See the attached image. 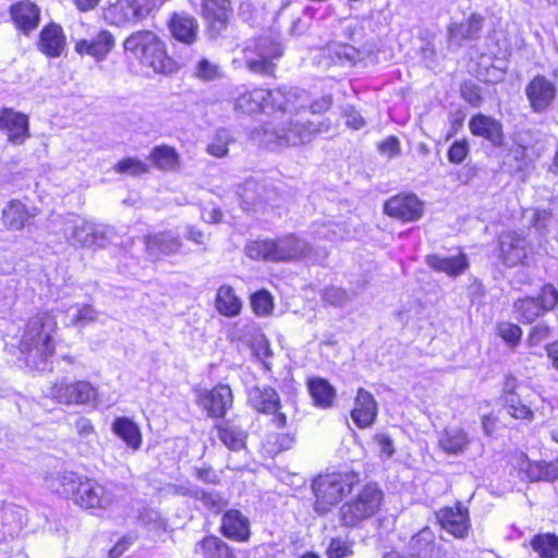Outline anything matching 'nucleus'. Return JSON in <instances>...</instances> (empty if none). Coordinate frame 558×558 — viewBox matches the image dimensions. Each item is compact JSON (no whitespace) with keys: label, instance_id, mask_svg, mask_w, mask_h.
I'll return each mask as SVG.
<instances>
[{"label":"nucleus","instance_id":"obj_1","mask_svg":"<svg viewBox=\"0 0 558 558\" xmlns=\"http://www.w3.org/2000/svg\"><path fill=\"white\" fill-rule=\"evenodd\" d=\"M46 481L50 489L72 498L74 504L86 510H106L117 501L116 486L100 484L74 472H59Z\"/></svg>","mask_w":558,"mask_h":558},{"label":"nucleus","instance_id":"obj_2","mask_svg":"<svg viewBox=\"0 0 558 558\" xmlns=\"http://www.w3.org/2000/svg\"><path fill=\"white\" fill-rule=\"evenodd\" d=\"M57 329L53 312H38L29 318L22 338V351L26 363L37 369H44L46 362L54 353L52 335Z\"/></svg>","mask_w":558,"mask_h":558},{"label":"nucleus","instance_id":"obj_3","mask_svg":"<svg viewBox=\"0 0 558 558\" xmlns=\"http://www.w3.org/2000/svg\"><path fill=\"white\" fill-rule=\"evenodd\" d=\"M124 49L155 73L169 74L175 70V62L167 53L166 44L154 32L133 33L124 40Z\"/></svg>","mask_w":558,"mask_h":558},{"label":"nucleus","instance_id":"obj_4","mask_svg":"<svg viewBox=\"0 0 558 558\" xmlns=\"http://www.w3.org/2000/svg\"><path fill=\"white\" fill-rule=\"evenodd\" d=\"M327 129L328 126L324 122L305 121L299 117L291 118L276 125L267 124L263 142L272 149L298 146L311 142L316 134Z\"/></svg>","mask_w":558,"mask_h":558},{"label":"nucleus","instance_id":"obj_5","mask_svg":"<svg viewBox=\"0 0 558 558\" xmlns=\"http://www.w3.org/2000/svg\"><path fill=\"white\" fill-rule=\"evenodd\" d=\"M359 482L360 476L355 472H335L317 476L312 484L314 510L319 514L328 513Z\"/></svg>","mask_w":558,"mask_h":558},{"label":"nucleus","instance_id":"obj_6","mask_svg":"<svg viewBox=\"0 0 558 558\" xmlns=\"http://www.w3.org/2000/svg\"><path fill=\"white\" fill-rule=\"evenodd\" d=\"M310 251V244L294 234L277 240L253 241L245 246V253L250 258L274 263L295 260L305 257Z\"/></svg>","mask_w":558,"mask_h":558},{"label":"nucleus","instance_id":"obj_7","mask_svg":"<svg viewBox=\"0 0 558 558\" xmlns=\"http://www.w3.org/2000/svg\"><path fill=\"white\" fill-rule=\"evenodd\" d=\"M283 54V47L278 38L260 36L243 49L246 68L257 74L274 75L276 63Z\"/></svg>","mask_w":558,"mask_h":558},{"label":"nucleus","instance_id":"obj_8","mask_svg":"<svg viewBox=\"0 0 558 558\" xmlns=\"http://www.w3.org/2000/svg\"><path fill=\"white\" fill-rule=\"evenodd\" d=\"M383 497L384 494L376 484H366L354 498L341 506V523L352 527L373 517L379 510Z\"/></svg>","mask_w":558,"mask_h":558},{"label":"nucleus","instance_id":"obj_9","mask_svg":"<svg viewBox=\"0 0 558 558\" xmlns=\"http://www.w3.org/2000/svg\"><path fill=\"white\" fill-rule=\"evenodd\" d=\"M156 7V0H117L104 10V17L112 25L123 26L145 19Z\"/></svg>","mask_w":558,"mask_h":558},{"label":"nucleus","instance_id":"obj_10","mask_svg":"<svg viewBox=\"0 0 558 558\" xmlns=\"http://www.w3.org/2000/svg\"><path fill=\"white\" fill-rule=\"evenodd\" d=\"M63 232L72 245L82 247L102 246V228L78 216L71 215L65 219Z\"/></svg>","mask_w":558,"mask_h":558},{"label":"nucleus","instance_id":"obj_11","mask_svg":"<svg viewBox=\"0 0 558 558\" xmlns=\"http://www.w3.org/2000/svg\"><path fill=\"white\" fill-rule=\"evenodd\" d=\"M50 398L63 404H94L97 389L88 381L78 380L73 384L56 383L49 387Z\"/></svg>","mask_w":558,"mask_h":558},{"label":"nucleus","instance_id":"obj_12","mask_svg":"<svg viewBox=\"0 0 558 558\" xmlns=\"http://www.w3.org/2000/svg\"><path fill=\"white\" fill-rule=\"evenodd\" d=\"M248 403L257 412L272 415V423L281 428L287 424V416L280 411L281 402L278 392L268 386H255L248 390Z\"/></svg>","mask_w":558,"mask_h":558},{"label":"nucleus","instance_id":"obj_13","mask_svg":"<svg viewBox=\"0 0 558 558\" xmlns=\"http://www.w3.org/2000/svg\"><path fill=\"white\" fill-rule=\"evenodd\" d=\"M308 96L305 90L299 88L280 87L269 90L267 96L268 109L299 116L307 108Z\"/></svg>","mask_w":558,"mask_h":558},{"label":"nucleus","instance_id":"obj_14","mask_svg":"<svg viewBox=\"0 0 558 558\" xmlns=\"http://www.w3.org/2000/svg\"><path fill=\"white\" fill-rule=\"evenodd\" d=\"M384 211L402 222H412L423 216L424 205L415 194H398L386 201Z\"/></svg>","mask_w":558,"mask_h":558},{"label":"nucleus","instance_id":"obj_15","mask_svg":"<svg viewBox=\"0 0 558 558\" xmlns=\"http://www.w3.org/2000/svg\"><path fill=\"white\" fill-rule=\"evenodd\" d=\"M484 16L472 13L465 21L451 22L447 26V41L450 49L460 48L464 41H474L481 37Z\"/></svg>","mask_w":558,"mask_h":558},{"label":"nucleus","instance_id":"obj_16","mask_svg":"<svg viewBox=\"0 0 558 558\" xmlns=\"http://www.w3.org/2000/svg\"><path fill=\"white\" fill-rule=\"evenodd\" d=\"M557 94L555 84L544 75L534 76L525 87V95L534 112L549 109Z\"/></svg>","mask_w":558,"mask_h":558},{"label":"nucleus","instance_id":"obj_17","mask_svg":"<svg viewBox=\"0 0 558 558\" xmlns=\"http://www.w3.org/2000/svg\"><path fill=\"white\" fill-rule=\"evenodd\" d=\"M530 253V245L524 236L515 231L504 232L499 236V258L506 266L522 264Z\"/></svg>","mask_w":558,"mask_h":558},{"label":"nucleus","instance_id":"obj_18","mask_svg":"<svg viewBox=\"0 0 558 558\" xmlns=\"http://www.w3.org/2000/svg\"><path fill=\"white\" fill-rule=\"evenodd\" d=\"M245 210H263L267 205H272L277 197L274 189L253 179L246 180L240 193Z\"/></svg>","mask_w":558,"mask_h":558},{"label":"nucleus","instance_id":"obj_19","mask_svg":"<svg viewBox=\"0 0 558 558\" xmlns=\"http://www.w3.org/2000/svg\"><path fill=\"white\" fill-rule=\"evenodd\" d=\"M233 402L232 391L227 385H218L198 396V404L211 417H223Z\"/></svg>","mask_w":558,"mask_h":558},{"label":"nucleus","instance_id":"obj_20","mask_svg":"<svg viewBox=\"0 0 558 558\" xmlns=\"http://www.w3.org/2000/svg\"><path fill=\"white\" fill-rule=\"evenodd\" d=\"M441 527L454 537L463 538L470 530L469 511L460 502L454 507H445L436 513Z\"/></svg>","mask_w":558,"mask_h":558},{"label":"nucleus","instance_id":"obj_21","mask_svg":"<svg viewBox=\"0 0 558 558\" xmlns=\"http://www.w3.org/2000/svg\"><path fill=\"white\" fill-rule=\"evenodd\" d=\"M147 255L151 259H159L161 256L177 254L182 247L179 234L172 231L149 234L144 239Z\"/></svg>","mask_w":558,"mask_h":558},{"label":"nucleus","instance_id":"obj_22","mask_svg":"<svg viewBox=\"0 0 558 558\" xmlns=\"http://www.w3.org/2000/svg\"><path fill=\"white\" fill-rule=\"evenodd\" d=\"M10 15L16 28L28 35L38 27L40 9L31 0H22L10 7Z\"/></svg>","mask_w":558,"mask_h":558},{"label":"nucleus","instance_id":"obj_23","mask_svg":"<svg viewBox=\"0 0 558 558\" xmlns=\"http://www.w3.org/2000/svg\"><path fill=\"white\" fill-rule=\"evenodd\" d=\"M114 47V37L107 31H99L90 39H81L75 44V51L80 54H88L97 61H102Z\"/></svg>","mask_w":558,"mask_h":558},{"label":"nucleus","instance_id":"obj_24","mask_svg":"<svg viewBox=\"0 0 558 558\" xmlns=\"http://www.w3.org/2000/svg\"><path fill=\"white\" fill-rule=\"evenodd\" d=\"M37 216L35 207H27L19 199L10 201L2 209L4 227L11 231L23 230Z\"/></svg>","mask_w":558,"mask_h":558},{"label":"nucleus","instance_id":"obj_25","mask_svg":"<svg viewBox=\"0 0 558 558\" xmlns=\"http://www.w3.org/2000/svg\"><path fill=\"white\" fill-rule=\"evenodd\" d=\"M0 129L7 132L8 140L13 144H22L29 136L27 117L11 109L0 113Z\"/></svg>","mask_w":558,"mask_h":558},{"label":"nucleus","instance_id":"obj_26","mask_svg":"<svg viewBox=\"0 0 558 558\" xmlns=\"http://www.w3.org/2000/svg\"><path fill=\"white\" fill-rule=\"evenodd\" d=\"M377 416V402L371 392L360 388L356 392L354 408L351 411L353 422L360 428H366L373 424Z\"/></svg>","mask_w":558,"mask_h":558},{"label":"nucleus","instance_id":"obj_27","mask_svg":"<svg viewBox=\"0 0 558 558\" xmlns=\"http://www.w3.org/2000/svg\"><path fill=\"white\" fill-rule=\"evenodd\" d=\"M202 13L210 32L218 35L226 28L229 21V0H202Z\"/></svg>","mask_w":558,"mask_h":558},{"label":"nucleus","instance_id":"obj_28","mask_svg":"<svg viewBox=\"0 0 558 558\" xmlns=\"http://www.w3.org/2000/svg\"><path fill=\"white\" fill-rule=\"evenodd\" d=\"M269 95V89L264 88H253L247 89L242 86L238 90V95L234 98V108L235 110L245 112V113H254L263 110H268L267 105V96Z\"/></svg>","mask_w":558,"mask_h":558},{"label":"nucleus","instance_id":"obj_29","mask_svg":"<svg viewBox=\"0 0 558 558\" xmlns=\"http://www.w3.org/2000/svg\"><path fill=\"white\" fill-rule=\"evenodd\" d=\"M425 263L437 272H445L449 277L460 276L469 267L464 253L454 256H442L438 254L426 255Z\"/></svg>","mask_w":558,"mask_h":558},{"label":"nucleus","instance_id":"obj_30","mask_svg":"<svg viewBox=\"0 0 558 558\" xmlns=\"http://www.w3.org/2000/svg\"><path fill=\"white\" fill-rule=\"evenodd\" d=\"M221 532L228 538L246 541L250 537V521L240 510H229L222 517Z\"/></svg>","mask_w":558,"mask_h":558},{"label":"nucleus","instance_id":"obj_31","mask_svg":"<svg viewBox=\"0 0 558 558\" xmlns=\"http://www.w3.org/2000/svg\"><path fill=\"white\" fill-rule=\"evenodd\" d=\"M38 47L48 57H59L65 47V36L61 26L57 24L45 26L40 32Z\"/></svg>","mask_w":558,"mask_h":558},{"label":"nucleus","instance_id":"obj_32","mask_svg":"<svg viewBox=\"0 0 558 558\" xmlns=\"http://www.w3.org/2000/svg\"><path fill=\"white\" fill-rule=\"evenodd\" d=\"M469 126L474 135L486 138L494 146H499L502 142L501 124L490 117L477 114L470 120Z\"/></svg>","mask_w":558,"mask_h":558},{"label":"nucleus","instance_id":"obj_33","mask_svg":"<svg viewBox=\"0 0 558 558\" xmlns=\"http://www.w3.org/2000/svg\"><path fill=\"white\" fill-rule=\"evenodd\" d=\"M111 430L133 451L141 448L142 433L133 420L126 416L117 417L112 423Z\"/></svg>","mask_w":558,"mask_h":558},{"label":"nucleus","instance_id":"obj_34","mask_svg":"<svg viewBox=\"0 0 558 558\" xmlns=\"http://www.w3.org/2000/svg\"><path fill=\"white\" fill-rule=\"evenodd\" d=\"M172 36L184 44L196 40L198 25L196 20L186 13H174L170 21Z\"/></svg>","mask_w":558,"mask_h":558},{"label":"nucleus","instance_id":"obj_35","mask_svg":"<svg viewBox=\"0 0 558 558\" xmlns=\"http://www.w3.org/2000/svg\"><path fill=\"white\" fill-rule=\"evenodd\" d=\"M434 534L429 529H423L412 536L408 553L412 558H438V549L434 544Z\"/></svg>","mask_w":558,"mask_h":558},{"label":"nucleus","instance_id":"obj_36","mask_svg":"<svg viewBox=\"0 0 558 558\" xmlns=\"http://www.w3.org/2000/svg\"><path fill=\"white\" fill-rule=\"evenodd\" d=\"M307 390L316 407L328 409L336 398V389L322 377H310L306 381Z\"/></svg>","mask_w":558,"mask_h":558},{"label":"nucleus","instance_id":"obj_37","mask_svg":"<svg viewBox=\"0 0 558 558\" xmlns=\"http://www.w3.org/2000/svg\"><path fill=\"white\" fill-rule=\"evenodd\" d=\"M194 551L203 558H235L230 547L217 536H206L196 543Z\"/></svg>","mask_w":558,"mask_h":558},{"label":"nucleus","instance_id":"obj_38","mask_svg":"<svg viewBox=\"0 0 558 558\" xmlns=\"http://www.w3.org/2000/svg\"><path fill=\"white\" fill-rule=\"evenodd\" d=\"M216 428L219 439L229 449L239 451L245 447L246 433L234 423L227 421L216 425Z\"/></svg>","mask_w":558,"mask_h":558},{"label":"nucleus","instance_id":"obj_39","mask_svg":"<svg viewBox=\"0 0 558 558\" xmlns=\"http://www.w3.org/2000/svg\"><path fill=\"white\" fill-rule=\"evenodd\" d=\"M78 436V450L82 454H90L95 450L97 434L89 418L78 417L74 423Z\"/></svg>","mask_w":558,"mask_h":558},{"label":"nucleus","instance_id":"obj_40","mask_svg":"<svg viewBox=\"0 0 558 558\" xmlns=\"http://www.w3.org/2000/svg\"><path fill=\"white\" fill-rule=\"evenodd\" d=\"M23 509L14 507H5L0 512V523L2 530H0V539L5 541L16 535L23 524Z\"/></svg>","mask_w":558,"mask_h":558},{"label":"nucleus","instance_id":"obj_41","mask_svg":"<svg viewBox=\"0 0 558 558\" xmlns=\"http://www.w3.org/2000/svg\"><path fill=\"white\" fill-rule=\"evenodd\" d=\"M469 444V437L464 429L460 427L447 428L439 438L440 447L448 453L458 454L464 450Z\"/></svg>","mask_w":558,"mask_h":558},{"label":"nucleus","instance_id":"obj_42","mask_svg":"<svg viewBox=\"0 0 558 558\" xmlns=\"http://www.w3.org/2000/svg\"><path fill=\"white\" fill-rule=\"evenodd\" d=\"M216 307L225 316L232 317L240 313L242 303L230 286H221L216 295Z\"/></svg>","mask_w":558,"mask_h":558},{"label":"nucleus","instance_id":"obj_43","mask_svg":"<svg viewBox=\"0 0 558 558\" xmlns=\"http://www.w3.org/2000/svg\"><path fill=\"white\" fill-rule=\"evenodd\" d=\"M99 312L90 304H75L65 311L66 326H84L98 319Z\"/></svg>","mask_w":558,"mask_h":558},{"label":"nucleus","instance_id":"obj_44","mask_svg":"<svg viewBox=\"0 0 558 558\" xmlns=\"http://www.w3.org/2000/svg\"><path fill=\"white\" fill-rule=\"evenodd\" d=\"M149 159L151 160L153 165L165 171L173 170L178 166L179 162V155L174 150V148L161 145L155 147L150 154Z\"/></svg>","mask_w":558,"mask_h":558},{"label":"nucleus","instance_id":"obj_45","mask_svg":"<svg viewBox=\"0 0 558 558\" xmlns=\"http://www.w3.org/2000/svg\"><path fill=\"white\" fill-rule=\"evenodd\" d=\"M513 308L517 313V318L526 324L534 322L537 317L544 314L538 299L531 296L515 301Z\"/></svg>","mask_w":558,"mask_h":558},{"label":"nucleus","instance_id":"obj_46","mask_svg":"<svg viewBox=\"0 0 558 558\" xmlns=\"http://www.w3.org/2000/svg\"><path fill=\"white\" fill-rule=\"evenodd\" d=\"M332 58L341 65H355L364 60L365 53L351 45L333 44L329 47Z\"/></svg>","mask_w":558,"mask_h":558},{"label":"nucleus","instance_id":"obj_47","mask_svg":"<svg viewBox=\"0 0 558 558\" xmlns=\"http://www.w3.org/2000/svg\"><path fill=\"white\" fill-rule=\"evenodd\" d=\"M234 142L235 140L229 130L219 129L207 144L206 151L214 157L223 158L228 155L229 145Z\"/></svg>","mask_w":558,"mask_h":558},{"label":"nucleus","instance_id":"obj_48","mask_svg":"<svg viewBox=\"0 0 558 558\" xmlns=\"http://www.w3.org/2000/svg\"><path fill=\"white\" fill-rule=\"evenodd\" d=\"M530 162L527 148L520 144H513L504 157V165L512 172L524 170Z\"/></svg>","mask_w":558,"mask_h":558},{"label":"nucleus","instance_id":"obj_49","mask_svg":"<svg viewBox=\"0 0 558 558\" xmlns=\"http://www.w3.org/2000/svg\"><path fill=\"white\" fill-rule=\"evenodd\" d=\"M532 547L541 558L558 557V537L553 534L535 536L532 541Z\"/></svg>","mask_w":558,"mask_h":558},{"label":"nucleus","instance_id":"obj_50","mask_svg":"<svg viewBox=\"0 0 558 558\" xmlns=\"http://www.w3.org/2000/svg\"><path fill=\"white\" fill-rule=\"evenodd\" d=\"M504 407L507 413L515 420L532 421L534 417L533 411L522 402L520 395H510L502 399Z\"/></svg>","mask_w":558,"mask_h":558},{"label":"nucleus","instance_id":"obj_51","mask_svg":"<svg viewBox=\"0 0 558 558\" xmlns=\"http://www.w3.org/2000/svg\"><path fill=\"white\" fill-rule=\"evenodd\" d=\"M113 169L117 173L135 177L148 172L149 166L136 157H129L120 160Z\"/></svg>","mask_w":558,"mask_h":558},{"label":"nucleus","instance_id":"obj_52","mask_svg":"<svg viewBox=\"0 0 558 558\" xmlns=\"http://www.w3.org/2000/svg\"><path fill=\"white\" fill-rule=\"evenodd\" d=\"M344 233V227L330 220L316 225L315 229L316 238L319 240L337 241L342 239Z\"/></svg>","mask_w":558,"mask_h":558},{"label":"nucleus","instance_id":"obj_53","mask_svg":"<svg viewBox=\"0 0 558 558\" xmlns=\"http://www.w3.org/2000/svg\"><path fill=\"white\" fill-rule=\"evenodd\" d=\"M553 214L548 209H533L530 219L531 227H533L542 236H545L550 226L553 225Z\"/></svg>","mask_w":558,"mask_h":558},{"label":"nucleus","instance_id":"obj_54","mask_svg":"<svg viewBox=\"0 0 558 558\" xmlns=\"http://www.w3.org/2000/svg\"><path fill=\"white\" fill-rule=\"evenodd\" d=\"M194 75L202 81L209 82L221 77L222 73L218 64L203 58L196 63Z\"/></svg>","mask_w":558,"mask_h":558},{"label":"nucleus","instance_id":"obj_55","mask_svg":"<svg viewBox=\"0 0 558 558\" xmlns=\"http://www.w3.org/2000/svg\"><path fill=\"white\" fill-rule=\"evenodd\" d=\"M195 499L199 500L204 507H206L207 509L215 513L220 512L227 505V501L220 494L216 492H205L199 488L197 490Z\"/></svg>","mask_w":558,"mask_h":558},{"label":"nucleus","instance_id":"obj_56","mask_svg":"<svg viewBox=\"0 0 558 558\" xmlns=\"http://www.w3.org/2000/svg\"><path fill=\"white\" fill-rule=\"evenodd\" d=\"M352 554V543L342 537L332 538L327 548L328 558H347Z\"/></svg>","mask_w":558,"mask_h":558},{"label":"nucleus","instance_id":"obj_57","mask_svg":"<svg viewBox=\"0 0 558 558\" xmlns=\"http://www.w3.org/2000/svg\"><path fill=\"white\" fill-rule=\"evenodd\" d=\"M252 307L259 316L268 315L272 311V296L267 291H258L252 295Z\"/></svg>","mask_w":558,"mask_h":558},{"label":"nucleus","instance_id":"obj_58","mask_svg":"<svg viewBox=\"0 0 558 558\" xmlns=\"http://www.w3.org/2000/svg\"><path fill=\"white\" fill-rule=\"evenodd\" d=\"M497 332L511 347L517 345L522 337L521 328L508 322L499 323Z\"/></svg>","mask_w":558,"mask_h":558},{"label":"nucleus","instance_id":"obj_59","mask_svg":"<svg viewBox=\"0 0 558 558\" xmlns=\"http://www.w3.org/2000/svg\"><path fill=\"white\" fill-rule=\"evenodd\" d=\"M537 299L544 313L551 311L558 304V290L553 284H545Z\"/></svg>","mask_w":558,"mask_h":558},{"label":"nucleus","instance_id":"obj_60","mask_svg":"<svg viewBox=\"0 0 558 558\" xmlns=\"http://www.w3.org/2000/svg\"><path fill=\"white\" fill-rule=\"evenodd\" d=\"M522 458L524 461L520 468L523 472H525L527 480L530 482L543 481V461L532 462L524 453H522Z\"/></svg>","mask_w":558,"mask_h":558},{"label":"nucleus","instance_id":"obj_61","mask_svg":"<svg viewBox=\"0 0 558 558\" xmlns=\"http://www.w3.org/2000/svg\"><path fill=\"white\" fill-rule=\"evenodd\" d=\"M323 299L330 305L341 306L347 303L349 296L342 288L329 287L324 290Z\"/></svg>","mask_w":558,"mask_h":558},{"label":"nucleus","instance_id":"obj_62","mask_svg":"<svg viewBox=\"0 0 558 558\" xmlns=\"http://www.w3.org/2000/svg\"><path fill=\"white\" fill-rule=\"evenodd\" d=\"M469 154V144L466 141L454 142L448 150V159L450 162L459 165L464 161Z\"/></svg>","mask_w":558,"mask_h":558},{"label":"nucleus","instance_id":"obj_63","mask_svg":"<svg viewBox=\"0 0 558 558\" xmlns=\"http://www.w3.org/2000/svg\"><path fill=\"white\" fill-rule=\"evenodd\" d=\"M461 96L473 107H478L482 101L480 88L472 82H465L461 85Z\"/></svg>","mask_w":558,"mask_h":558},{"label":"nucleus","instance_id":"obj_64","mask_svg":"<svg viewBox=\"0 0 558 558\" xmlns=\"http://www.w3.org/2000/svg\"><path fill=\"white\" fill-rule=\"evenodd\" d=\"M381 155L390 158L400 154V142L396 136H389L378 145Z\"/></svg>","mask_w":558,"mask_h":558}]
</instances>
